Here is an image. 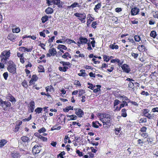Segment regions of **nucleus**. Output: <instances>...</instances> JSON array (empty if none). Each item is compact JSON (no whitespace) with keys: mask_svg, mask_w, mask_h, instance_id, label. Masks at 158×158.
<instances>
[{"mask_svg":"<svg viewBox=\"0 0 158 158\" xmlns=\"http://www.w3.org/2000/svg\"><path fill=\"white\" fill-rule=\"evenodd\" d=\"M10 50H5L3 51L0 55L1 61L2 62L6 63L7 60L9 59L10 56Z\"/></svg>","mask_w":158,"mask_h":158,"instance_id":"nucleus-1","label":"nucleus"},{"mask_svg":"<svg viewBox=\"0 0 158 158\" xmlns=\"http://www.w3.org/2000/svg\"><path fill=\"white\" fill-rule=\"evenodd\" d=\"M9 65L7 69L9 72L12 73H15L16 72V65L11 60L8 62Z\"/></svg>","mask_w":158,"mask_h":158,"instance_id":"nucleus-2","label":"nucleus"},{"mask_svg":"<svg viewBox=\"0 0 158 158\" xmlns=\"http://www.w3.org/2000/svg\"><path fill=\"white\" fill-rule=\"evenodd\" d=\"M0 106L5 110H6L7 107H9L11 106V103L9 102L3 101L2 100L0 99Z\"/></svg>","mask_w":158,"mask_h":158,"instance_id":"nucleus-3","label":"nucleus"},{"mask_svg":"<svg viewBox=\"0 0 158 158\" xmlns=\"http://www.w3.org/2000/svg\"><path fill=\"white\" fill-rule=\"evenodd\" d=\"M74 15L77 17L79 18V19L82 23H85V21L84 20L86 18V15L85 13L80 14L79 13H76L74 14Z\"/></svg>","mask_w":158,"mask_h":158,"instance_id":"nucleus-4","label":"nucleus"},{"mask_svg":"<svg viewBox=\"0 0 158 158\" xmlns=\"http://www.w3.org/2000/svg\"><path fill=\"white\" fill-rule=\"evenodd\" d=\"M142 113L143 115L147 117L149 119H152L153 118V117L152 115L149 113V110L147 109H143L142 110Z\"/></svg>","mask_w":158,"mask_h":158,"instance_id":"nucleus-5","label":"nucleus"},{"mask_svg":"<svg viewBox=\"0 0 158 158\" xmlns=\"http://www.w3.org/2000/svg\"><path fill=\"white\" fill-rule=\"evenodd\" d=\"M121 67L123 72L125 73H128L131 71L129 66L126 64H123Z\"/></svg>","mask_w":158,"mask_h":158,"instance_id":"nucleus-6","label":"nucleus"},{"mask_svg":"<svg viewBox=\"0 0 158 158\" xmlns=\"http://www.w3.org/2000/svg\"><path fill=\"white\" fill-rule=\"evenodd\" d=\"M100 119L101 120L102 119L110 120V116L108 114H102L99 115Z\"/></svg>","mask_w":158,"mask_h":158,"instance_id":"nucleus-7","label":"nucleus"},{"mask_svg":"<svg viewBox=\"0 0 158 158\" xmlns=\"http://www.w3.org/2000/svg\"><path fill=\"white\" fill-rule=\"evenodd\" d=\"M87 41L88 40L87 38L82 36H81L79 38V40L77 42V44H83L86 43Z\"/></svg>","mask_w":158,"mask_h":158,"instance_id":"nucleus-8","label":"nucleus"},{"mask_svg":"<svg viewBox=\"0 0 158 158\" xmlns=\"http://www.w3.org/2000/svg\"><path fill=\"white\" fill-rule=\"evenodd\" d=\"M40 149L41 147L36 145L32 148V151L33 153L36 154L40 152Z\"/></svg>","mask_w":158,"mask_h":158,"instance_id":"nucleus-9","label":"nucleus"},{"mask_svg":"<svg viewBox=\"0 0 158 158\" xmlns=\"http://www.w3.org/2000/svg\"><path fill=\"white\" fill-rule=\"evenodd\" d=\"M10 156L11 158H19L20 155L19 152L14 151L11 152Z\"/></svg>","mask_w":158,"mask_h":158,"instance_id":"nucleus-10","label":"nucleus"},{"mask_svg":"<svg viewBox=\"0 0 158 158\" xmlns=\"http://www.w3.org/2000/svg\"><path fill=\"white\" fill-rule=\"evenodd\" d=\"M139 11V9L137 7H134L131 9V14L132 15H134L138 14Z\"/></svg>","mask_w":158,"mask_h":158,"instance_id":"nucleus-11","label":"nucleus"},{"mask_svg":"<svg viewBox=\"0 0 158 158\" xmlns=\"http://www.w3.org/2000/svg\"><path fill=\"white\" fill-rule=\"evenodd\" d=\"M48 52L51 55L53 56H55L57 53L56 49L54 48L50 49L48 51Z\"/></svg>","mask_w":158,"mask_h":158,"instance_id":"nucleus-12","label":"nucleus"},{"mask_svg":"<svg viewBox=\"0 0 158 158\" xmlns=\"http://www.w3.org/2000/svg\"><path fill=\"white\" fill-rule=\"evenodd\" d=\"M16 37L12 34H10L7 37V38L13 42L15 40Z\"/></svg>","mask_w":158,"mask_h":158,"instance_id":"nucleus-13","label":"nucleus"},{"mask_svg":"<svg viewBox=\"0 0 158 158\" xmlns=\"http://www.w3.org/2000/svg\"><path fill=\"white\" fill-rule=\"evenodd\" d=\"M45 12L47 14H51L53 12V10L50 7H48L45 10Z\"/></svg>","mask_w":158,"mask_h":158,"instance_id":"nucleus-14","label":"nucleus"},{"mask_svg":"<svg viewBox=\"0 0 158 158\" xmlns=\"http://www.w3.org/2000/svg\"><path fill=\"white\" fill-rule=\"evenodd\" d=\"M75 114H77L79 117H81L84 114V113L83 111L81 109L78 110V111H76L75 113Z\"/></svg>","mask_w":158,"mask_h":158,"instance_id":"nucleus-15","label":"nucleus"},{"mask_svg":"<svg viewBox=\"0 0 158 158\" xmlns=\"http://www.w3.org/2000/svg\"><path fill=\"white\" fill-rule=\"evenodd\" d=\"M128 89L129 90H132L133 91L134 90V84L133 82H129L128 84Z\"/></svg>","mask_w":158,"mask_h":158,"instance_id":"nucleus-16","label":"nucleus"},{"mask_svg":"<svg viewBox=\"0 0 158 158\" xmlns=\"http://www.w3.org/2000/svg\"><path fill=\"white\" fill-rule=\"evenodd\" d=\"M80 6V5L78 4V3L76 2H75L73 3L72 4L71 6H68V8L69 9H71L76 7H79Z\"/></svg>","mask_w":158,"mask_h":158,"instance_id":"nucleus-17","label":"nucleus"},{"mask_svg":"<svg viewBox=\"0 0 158 158\" xmlns=\"http://www.w3.org/2000/svg\"><path fill=\"white\" fill-rule=\"evenodd\" d=\"M21 140L24 142H28L29 141V139L27 137L23 136L21 138Z\"/></svg>","mask_w":158,"mask_h":158,"instance_id":"nucleus-18","label":"nucleus"},{"mask_svg":"<svg viewBox=\"0 0 158 158\" xmlns=\"http://www.w3.org/2000/svg\"><path fill=\"white\" fill-rule=\"evenodd\" d=\"M109 47L110 48L113 49H117L118 48V46L117 45H115V43H114L113 44H111Z\"/></svg>","mask_w":158,"mask_h":158,"instance_id":"nucleus-19","label":"nucleus"},{"mask_svg":"<svg viewBox=\"0 0 158 158\" xmlns=\"http://www.w3.org/2000/svg\"><path fill=\"white\" fill-rule=\"evenodd\" d=\"M7 98L11 102L15 101V98L11 94H8L7 96Z\"/></svg>","mask_w":158,"mask_h":158,"instance_id":"nucleus-20","label":"nucleus"},{"mask_svg":"<svg viewBox=\"0 0 158 158\" xmlns=\"http://www.w3.org/2000/svg\"><path fill=\"white\" fill-rule=\"evenodd\" d=\"M63 58L66 59L67 57H69L70 58H71V56L67 52H65L62 56Z\"/></svg>","mask_w":158,"mask_h":158,"instance_id":"nucleus-21","label":"nucleus"},{"mask_svg":"<svg viewBox=\"0 0 158 158\" xmlns=\"http://www.w3.org/2000/svg\"><path fill=\"white\" fill-rule=\"evenodd\" d=\"M7 143V141L5 139L0 140V148L2 147Z\"/></svg>","mask_w":158,"mask_h":158,"instance_id":"nucleus-22","label":"nucleus"},{"mask_svg":"<svg viewBox=\"0 0 158 158\" xmlns=\"http://www.w3.org/2000/svg\"><path fill=\"white\" fill-rule=\"evenodd\" d=\"M81 73H79L78 75L79 76H83L84 77L86 75V73H85V70L81 69L80 70Z\"/></svg>","mask_w":158,"mask_h":158,"instance_id":"nucleus-23","label":"nucleus"},{"mask_svg":"<svg viewBox=\"0 0 158 158\" xmlns=\"http://www.w3.org/2000/svg\"><path fill=\"white\" fill-rule=\"evenodd\" d=\"M101 6L100 3H98L95 6L94 10L96 12H98V10H99Z\"/></svg>","mask_w":158,"mask_h":158,"instance_id":"nucleus-24","label":"nucleus"},{"mask_svg":"<svg viewBox=\"0 0 158 158\" xmlns=\"http://www.w3.org/2000/svg\"><path fill=\"white\" fill-rule=\"evenodd\" d=\"M68 69V67H67L64 66V67H59V69L60 71H62L63 72H65L66 71L67 69Z\"/></svg>","mask_w":158,"mask_h":158,"instance_id":"nucleus-25","label":"nucleus"},{"mask_svg":"<svg viewBox=\"0 0 158 158\" xmlns=\"http://www.w3.org/2000/svg\"><path fill=\"white\" fill-rule=\"evenodd\" d=\"M157 35L156 32L154 31H151L150 33V36L153 37L154 38H155Z\"/></svg>","mask_w":158,"mask_h":158,"instance_id":"nucleus-26","label":"nucleus"},{"mask_svg":"<svg viewBox=\"0 0 158 158\" xmlns=\"http://www.w3.org/2000/svg\"><path fill=\"white\" fill-rule=\"evenodd\" d=\"M122 116L124 117H125L127 116V114L126 113V110L125 109H123L122 110Z\"/></svg>","mask_w":158,"mask_h":158,"instance_id":"nucleus-27","label":"nucleus"},{"mask_svg":"<svg viewBox=\"0 0 158 158\" xmlns=\"http://www.w3.org/2000/svg\"><path fill=\"white\" fill-rule=\"evenodd\" d=\"M70 110H73V107L71 106H67L63 110L65 112H68Z\"/></svg>","mask_w":158,"mask_h":158,"instance_id":"nucleus-28","label":"nucleus"},{"mask_svg":"<svg viewBox=\"0 0 158 158\" xmlns=\"http://www.w3.org/2000/svg\"><path fill=\"white\" fill-rule=\"evenodd\" d=\"M67 117H69L70 118V119L69 120H75L77 118V116L75 115H67Z\"/></svg>","mask_w":158,"mask_h":158,"instance_id":"nucleus-29","label":"nucleus"},{"mask_svg":"<svg viewBox=\"0 0 158 158\" xmlns=\"http://www.w3.org/2000/svg\"><path fill=\"white\" fill-rule=\"evenodd\" d=\"M138 49L139 51H144L145 49V47L143 45H139L137 48Z\"/></svg>","mask_w":158,"mask_h":158,"instance_id":"nucleus-30","label":"nucleus"},{"mask_svg":"<svg viewBox=\"0 0 158 158\" xmlns=\"http://www.w3.org/2000/svg\"><path fill=\"white\" fill-rule=\"evenodd\" d=\"M42 23H45L48 20L47 15H46L42 17L41 19Z\"/></svg>","mask_w":158,"mask_h":158,"instance_id":"nucleus-31","label":"nucleus"},{"mask_svg":"<svg viewBox=\"0 0 158 158\" xmlns=\"http://www.w3.org/2000/svg\"><path fill=\"white\" fill-rule=\"evenodd\" d=\"M58 49H63L64 50H66L67 48L64 45L59 44L57 47Z\"/></svg>","mask_w":158,"mask_h":158,"instance_id":"nucleus-32","label":"nucleus"},{"mask_svg":"<svg viewBox=\"0 0 158 158\" xmlns=\"http://www.w3.org/2000/svg\"><path fill=\"white\" fill-rule=\"evenodd\" d=\"M43 110V108L41 107H38L36 109L35 111L37 113L39 114Z\"/></svg>","mask_w":158,"mask_h":158,"instance_id":"nucleus-33","label":"nucleus"},{"mask_svg":"<svg viewBox=\"0 0 158 158\" xmlns=\"http://www.w3.org/2000/svg\"><path fill=\"white\" fill-rule=\"evenodd\" d=\"M134 39L135 40L136 42H139L141 40V38L138 35H135L134 36Z\"/></svg>","mask_w":158,"mask_h":158,"instance_id":"nucleus-34","label":"nucleus"},{"mask_svg":"<svg viewBox=\"0 0 158 158\" xmlns=\"http://www.w3.org/2000/svg\"><path fill=\"white\" fill-rule=\"evenodd\" d=\"M20 31V29L19 27L15 28V29H12V32L13 33H19Z\"/></svg>","mask_w":158,"mask_h":158,"instance_id":"nucleus-35","label":"nucleus"},{"mask_svg":"<svg viewBox=\"0 0 158 158\" xmlns=\"http://www.w3.org/2000/svg\"><path fill=\"white\" fill-rule=\"evenodd\" d=\"M60 63L62 64L64 66L65 65H67L69 66L70 64V63L69 62H65L64 61H61Z\"/></svg>","mask_w":158,"mask_h":158,"instance_id":"nucleus-36","label":"nucleus"},{"mask_svg":"<svg viewBox=\"0 0 158 158\" xmlns=\"http://www.w3.org/2000/svg\"><path fill=\"white\" fill-rule=\"evenodd\" d=\"M140 123H146L147 122V119L146 118H140L139 121Z\"/></svg>","mask_w":158,"mask_h":158,"instance_id":"nucleus-37","label":"nucleus"},{"mask_svg":"<svg viewBox=\"0 0 158 158\" xmlns=\"http://www.w3.org/2000/svg\"><path fill=\"white\" fill-rule=\"evenodd\" d=\"M36 81V79H34V78H32L29 81V85H30L34 83L35 81Z\"/></svg>","mask_w":158,"mask_h":158,"instance_id":"nucleus-38","label":"nucleus"},{"mask_svg":"<svg viewBox=\"0 0 158 158\" xmlns=\"http://www.w3.org/2000/svg\"><path fill=\"white\" fill-rule=\"evenodd\" d=\"M3 76L5 80H7L8 77V74L7 72L4 73L3 74Z\"/></svg>","mask_w":158,"mask_h":158,"instance_id":"nucleus-39","label":"nucleus"},{"mask_svg":"<svg viewBox=\"0 0 158 158\" xmlns=\"http://www.w3.org/2000/svg\"><path fill=\"white\" fill-rule=\"evenodd\" d=\"M116 62L118 63V65L119 66H120V65H122L123 63V60H120L118 59H116Z\"/></svg>","mask_w":158,"mask_h":158,"instance_id":"nucleus-40","label":"nucleus"},{"mask_svg":"<svg viewBox=\"0 0 158 158\" xmlns=\"http://www.w3.org/2000/svg\"><path fill=\"white\" fill-rule=\"evenodd\" d=\"M102 122L103 125L105 124H107V123H109L110 122V120H106V119H102L101 120Z\"/></svg>","mask_w":158,"mask_h":158,"instance_id":"nucleus-41","label":"nucleus"},{"mask_svg":"<svg viewBox=\"0 0 158 158\" xmlns=\"http://www.w3.org/2000/svg\"><path fill=\"white\" fill-rule=\"evenodd\" d=\"M74 85H77L78 86H81L80 83L78 80H75L74 81Z\"/></svg>","mask_w":158,"mask_h":158,"instance_id":"nucleus-42","label":"nucleus"},{"mask_svg":"<svg viewBox=\"0 0 158 158\" xmlns=\"http://www.w3.org/2000/svg\"><path fill=\"white\" fill-rule=\"evenodd\" d=\"M120 102V101L118 100V99H116V100H115L114 101V106L115 107V106L117 105H118Z\"/></svg>","mask_w":158,"mask_h":158,"instance_id":"nucleus-43","label":"nucleus"},{"mask_svg":"<svg viewBox=\"0 0 158 158\" xmlns=\"http://www.w3.org/2000/svg\"><path fill=\"white\" fill-rule=\"evenodd\" d=\"M76 153L80 156H83V152H80L79 150H77L76 151Z\"/></svg>","mask_w":158,"mask_h":158,"instance_id":"nucleus-44","label":"nucleus"},{"mask_svg":"<svg viewBox=\"0 0 158 158\" xmlns=\"http://www.w3.org/2000/svg\"><path fill=\"white\" fill-rule=\"evenodd\" d=\"M46 129L44 127H42L38 130V132L40 133L44 132L46 131Z\"/></svg>","mask_w":158,"mask_h":158,"instance_id":"nucleus-45","label":"nucleus"},{"mask_svg":"<svg viewBox=\"0 0 158 158\" xmlns=\"http://www.w3.org/2000/svg\"><path fill=\"white\" fill-rule=\"evenodd\" d=\"M39 139H41L42 140H43L44 141H47V138L44 137L42 136L41 135H40L39 136Z\"/></svg>","mask_w":158,"mask_h":158,"instance_id":"nucleus-46","label":"nucleus"},{"mask_svg":"<svg viewBox=\"0 0 158 158\" xmlns=\"http://www.w3.org/2000/svg\"><path fill=\"white\" fill-rule=\"evenodd\" d=\"M33 49V46H31L29 48H26V51L27 52H31L32 51Z\"/></svg>","mask_w":158,"mask_h":158,"instance_id":"nucleus-47","label":"nucleus"},{"mask_svg":"<svg viewBox=\"0 0 158 158\" xmlns=\"http://www.w3.org/2000/svg\"><path fill=\"white\" fill-rule=\"evenodd\" d=\"M54 4L58 5L60 3V0H53Z\"/></svg>","mask_w":158,"mask_h":158,"instance_id":"nucleus-48","label":"nucleus"},{"mask_svg":"<svg viewBox=\"0 0 158 158\" xmlns=\"http://www.w3.org/2000/svg\"><path fill=\"white\" fill-rule=\"evenodd\" d=\"M109 56L106 55H104V60L106 61V62H108L109 60Z\"/></svg>","mask_w":158,"mask_h":158,"instance_id":"nucleus-49","label":"nucleus"},{"mask_svg":"<svg viewBox=\"0 0 158 158\" xmlns=\"http://www.w3.org/2000/svg\"><path fill=\"white\" fill-rule=\"evenodd\" d=\"M19 50L25 52H26V48L23 47H19Z\"/></svg>","mask_w":158,"mask_h":158,"instance_id":"nucleus-50","label":"nucleus"},{"mask_svg":"<svg viewBox=\"0 0 158 158\" xmlns=\"http://www.w3.org/2000/svg\"><path fill=\"white\" fill-rule=\"evenodd\" d=\"M122 98H123L125 100L126 102H127L128 103H129L131 102L130 100L127 97L125 96H122Z\"/></svg>","mask_w":158,"mask_h":158,"instance_id":"nucleus-51","label":"nucleus"},{"mask_svg":"<svg viewBox=\"0 0 158 158\" xmlns=\"http://www.w3.org/2000/svg\"><path fill=\"white\" fill-rule=\"evenodd\" d=\"M30 107H34L35 102L34 101H31L30 103Z\"/></svg>","mask_w":158,"mask_h":158,"instance_id":"nucleus-52","label":"nucleus"},{"mask_svg":"<svg viewBox=\"0 0 158 158\" xmlns=\"http://www.w3.org/2000/svg\"><path fill=\"white\" fill-rule=\"evenodd\" d=\"M97 122L96 121V122H92V125L93 127L96 128H98L99 127L98 125H97L96 123H97Z\"/></svg>","mask_w":158,"mask_h":158,"instance_id":"nucleus-53","label":"nucleus"},{"mask_svg":"<svg viewBox=\"0 0 158 158\" xmlns=\"http://www.w3.org/2000/svg\"><path fill=\"white\" fill-rule=\"evenodd\" d=\"M31 115H30V116L27 118H25L23 119V121L24 122L28 121L31 119Z\"/></svg>","mask_w":158,"mask_h":158,"instance_id":"nucleus-54","label":"nucleus"},{"mask_svg":"<svg viewBox=\"0 0 158 158\" xmlns=\"http://www.w3.org/2000/svg\"><path fill=\"white\" fill-rule=\"evenodd\" d=\"M152 111L153 112H157L158 113V107H156L153 108L152 110Z\"/></svg>","mask_w":158,"mask_h":158,"instance_id":"nucleus-55","label":"nucleus"},{"mask_svg":"<svg viewBox=\"0 0 158 158\" xmlns=\"http://www.w3.org/2000/svg\"><path fill=\"white\" fill-rule=\"evenodd\" d=\"M55 38V37L54 36H53L51 38L49 39L48 40V43L52 42L53 40H54Z\"/></svg>","mask_w":158,"mask_h":158,"instance_id":"nucleus-56","label":"nucleus"},{"mask_svg":"<svg viewBox=\"0 0 158 158\" xmlns=\"http://www.w3.org/2000/svg\"><path fill=\"white\" fill-rule=\"evenodd\" d=\"M141 94L143 95H145L146 96L149 95V94L147 92H145V91H142L141 93Z\"/></svg>","mask_w":158,"mask_h":158,"instance_id":"nucleus-57","label":"nucleus"},{"mask_svg":"<svg viewBox=\"0 0 158 158\" xmlns=\"http://www.w3.org/2000/svg\"><path fill=\"white\" fill-rule=\"evenodd\" d=\"M97 24V22H92V27H93L94 28H95L96 27V25Z\"/></svg>","mask_w":158,"mask_h":158,"instance_id":"nucleus-58","label":"nucleus"},{"mask_svg":"<svg viewBox=\"0 0 158 158\" xmlns=\"http://www.w3.org/2000/svg\"><path fill=\"white\" fill-rule=\"evenodd\" d=\"M131 55L132 56H133L135 58H136L138 56V54L137 53H132L131 54Z\"/></svg>","mask_w":158,"mask_h":158,"instance_id":"nucleus-59","label":"nucleus"},{"mask_svg":"<svg viewBox=\"0 0 158 158\" xmlns=\"http://www.w3.org/2000/svg\"><path fill=\"white\" fill-rule=\"evenodd\" d=\"M85 93V92L83 90H80L79 92V96H81Z\"/></svg>","mask_w":158,"mask_h":158,"instance_id":"nucleus-60","label":"nucleus"},{"mask_svg":"<svg viewBox=\"0 0 158 158\" xmlns=\"http://www.w3.org/2000/svg\"><path fill=\"white\" fill-rule=\"evenodd\" d=\"M22 85L24 87H26L27 86L26 82L25 81H24L22 83Z\"/></svg>","mask_w":158,"mask_h":158,"instance_id":"nucleus-61","label":"nucleus"},{"mask_svg":"<svg viewBox=\"0 0 158 158\" xmlns=\"http://www.w3.org/2000/svg\"><path fill=\"white\" fill-rule=\"evenodd\" d=\"M65 155V152L64 151L61 152L59 154V156L61 158H63V156Z\"/></svg>","mask_w":158,"mask_h":158,"instance_id":"nucleus-62","label":"nucleus"},{"mask_svg":"<svg viewBox=\"0 0 158 158\" xmlns=\"http://www.w3.org/2000/svg\"><path fill=\"white\" fill-rule=\"evenodd\" d=\"M138 144L140 145L141 146L144 143L143 141H142L140 139H139L137 141Z\"/></svg>","mask_w":158,"mask_h":158,"instance_id":"nucleus-63","label":"nucleus"},{"mask_svg":"<svg viewBox=\"0 0 158 158\" xmlns=\"http://www.w3.org/2000/svg\"><path fill=\"white\" fill-rule=\"evenodd\" d=\"M153 17L155 18L158 19V12H155L153 15Z\"/></svg>","mask_w":158,"mask_h":158,"instance_id":"nucleus-64","label":"nucleus"}]
</instances>
